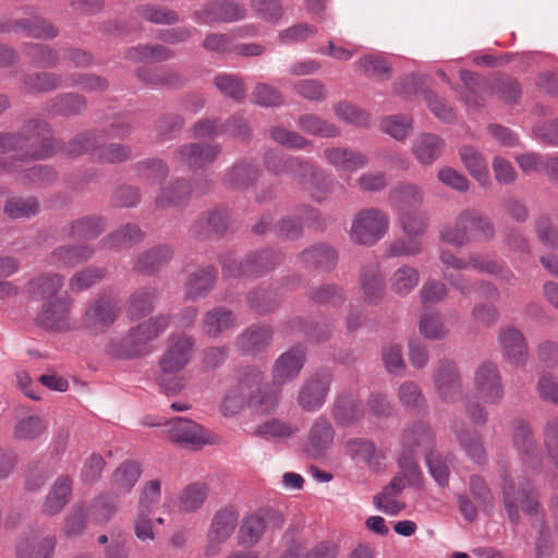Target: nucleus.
Returning a JSON list of instances; mask_svg holds the SVG:
<instances>
[{"mask_svg":"<svg viewBox=\"0 0 558 558\" xmlns=\"http://www.w3.org/2000/svg\"><path fill=\"white\" fill-rule=\"evenodd\" d=\"M171 316L158 314L131 327L121 339L111 340L106 351L117 359H136L148 355L153 343L169 328Z\"/></svg>","mask_w":558,"mask_h":558,"instance_id":"1","label":"nucleus"},{"mask_svg":"<svg viewBox=\"0 0 558 558\" xmlns=\"http://www.w3.org/2000/svg\"><path fill=\"white\" fill-rule=\"evenodd\" d=\"M26 148L24 159H46L53 155V137L50 123L43 119H29L20 132H0V154Z\"/></svg>","mask_w":558,"mask_h":558,"instance_id":"2","label":"nucleus"},{"mask_svg":"<svg viewBox=\"0 0 558 558\" xmlns=\"http://www.w3.org/2000/svg\"><path fill=\"white\" fill-rule=\"evenodd\" d=\"M495 234V226L487 215L475 208H464L452 226L441 229L439 236L454 247H463L472 242H489Z\"/></svg>","mask_w":558,"mask_h":558,"instance_id":"3","label":"nucleus"},{"mask_svg":"<svg viewBox=\"0 0 558 558\" xmlns=\"http://www.w3.org/2000/svg\"><path fill=\"white\" fill-rule=\"evenodd\" d=\"M282 262V254L272 248H263L248 253L238 260L227 257L222 262V271L227 277H259L275 269Z\"/></svg>","mask_w":558,"mask_h":558,"instance_id":"4","label":"nucleus"},{"mask_svg":"<svg viewBox=\"0 0 558 558\" xmlns=\"http://www.w3.org/2000/svg\"><path fill=\"white\" fill-rule=\"evenodd\" d=\"M501 488L504 506L509 520L513 524H518L520 521L518 502L521 504L525 514H538L537 490L530 480L521 478L515 485L511 480L505 477Z\"/></svg>","mask_w":558,"mask_h":558,"instance_id":"5","label":"nucleus"},{"mask_svg":"<svg viewBox=\"0 0 558 558\" xmlns=\"http://www.w3.org/2000/svg\"><path fill=\"white\" fill-rule=\"evenodd\" d=\"M388 216L378 208H365L353 218L350 228V239L361 245L376 244L388 231Z\"/></svg>","mask_w":558,"mask_h":558,"instance_id":"6","label":"nucleus"},{"mask_svg":"<svg viewBox=\"0 0 558 558\" xmlns=\"http://www.w3.org/2000/svg\"><path fill=\"white\" fill-rule=\"evenodd\" d=\"M282 524L283 518L278 511L259 509L243 518L238 534L239 544L254 546L267 531L280 529Z\"/></svg>","mask_w":558,"mask_h":558,"instance_id":"7","label":"nucleus"},{"mask_svg":"<svg viewBox=\"0 0 558 558\" xmlns=\"http://www.w3.org/2000/svg\"><path fill=\"white\" fill-rule=\"evenodd\" d=\"M194 349V339L184 333H171L167 339V348L159 357V371L166 374H178L190 363Z\"/></svg>","mask_w":558,"mask_h":558,"instance_id":"8","label":"nucleus"},{"mask_svg":"<svg viewBox=\"0 0 558 558\" xmlns=\"http://www.w3.org/2000/svg\"><path fill=\"white\" fill-rule=\"evenodd\" d=\"M119 314V304L114 299L99 295L87 305L82 324L89 332L100 335L114 324Z\"/></svg>","mask_w":558,"mask_h":558,"instance_id":"9","label":"nucleus"},{"mask_svg":"<svg viewBox=\"0 0 558 558\" xmlns=\"http://www.w3.org/2000/svg\"><path fill=\"white\" fill-rule=\"evenodd\" d=\"M433 381L438 398L446 403H454L462 398V380L452 360H439L435 366Z\"/></svg>","mask_w":558,"mask_h":558,"instance_id":"10","label":"nucleus"},{"mask_svg":"<svg viewBox=\"0 0 558 558\" xmlns=\"http://www.w3.org/2000/svg\"><path fill=\"white\" fill-rule=\"evenodd\" d=\"M510 432L513 445L525 468L531 471L541 470L543 456L534 440L530 425L521 418H514L510 423Z\"/></svg>","mask_w":558,"mask_h":558,"instance_id":"11","label":"nucleus"},{"mask_svg":"<svg viewBox=\"0 0 558 558\" xmlns=\"http://www.w3.org/2000/svg\"><path fill=\"white\" fill-rule=\"evenodd\" d=\"M73 300L63 293L60 298L45 301L37 316V324L47 330L57 332L68 331L72 328L70 313Z\"/></svg>","mask_w":558,"mask_h":558,"instance_id":"12","label":"nucleus"},{"mask_svg":"<svg viewBox=\"0 0 558 558\" xmlns=\"http://www.w3.org/2000/svg\"><path fill=\"white\" fill-rule=\"evenodd\" d=\"M245 16L246 9L242 4L230 0H213L195 11L193 20L198 24L214 25L236 22Z\"/></svg>","mask_w":558,"mask_h":558,"instance_id":"13","label":"nucleus"},{"mask_svg":"<svg viewBox=\"0 0 558 558\" xmlns=\"http://www.w3.org/2000/svg\"><path fill=\"white\" fill-rule=\"evenodd\" d=\"M330 385L329 373L314 374L300 387L296 397L298 404L306 412H317L326 402Z\"/></svg>","mask_w":558,"mask_h":558,"instance_id":"14","label":"nucleus"},{"mask_svg":"<svg viewBox=\"0 0 558 558\" xmlns=\"http://www.w3.org/2000/svg\"><path fill=\"white\" fill-rule=\"evenodd\" d=\"M221 146L213 143H187L174 151L178 163L197 170L211 165L220 155Z\"/></svg>","mask_w":558,"mask_h":558,"instance_id":"15","label":"nucleus"},{"mask_svg":"<svg viewBox=\"0 0 558 558\" xmlns=\"http://www.w3.org/2000/svg\"><path fill=\"white\" fill-rule=\"evenodd\" d=\"M474 387L478 398L487 404H497L504 398V385L498 367L494 363H483L474 375Z\"/></svg>","mask_w":558,"mask_h":558,"instance_id":"16","label":"nucleus"},{"mask_svg":"<svg viewBox=\"0 0 558 558\" xmlns=\"http://www.w3.org/2000/svg\"><path fill=\"white\" fill-rule=\"evenodd\" d=\"M238 519V511L231 507L222 508L215 513L207 534L206 556H214L219 551V546L233 534Z\"/></svg>","mask_w":558,"mask_h":558,"instance_id":"17","label":"nucleus"},{"mask_svg":"<svg viewBox=\"0 0 558 558\" xmlns=\"http://www.w3.org/2000/svg\"><path fill=\"white\" fill-rule=\"evenodd\" d=\"M56 546V535L31 530L16 543L15 555L17 558H53Z\"/></svg>","mask_w":558,"mask_h":558,"instance_id":"18","label":"nucleus"},{"mask_svg":"<svg viewBox=\"0 0 558 558\" xmlns=\"http://www.w3.org/2000/svg\"><path fill=\"white\" fill-rule=\"evenodd\" d=\"M295 181L317 202L326 199L333 186L332 178L307 160Z\"/></svg>","mask_w":558,"mask_h":558,"instance_id":"19","label":"nucleus"},{"mask_svg":"<svg viewBox=\"0 0 558 558\" xmlns=\"http://www.w3.org/2000/svg\"><path fill=\"white\" fill-rule=\"evenodd\" d=\"M305 362V351L301 345L293 347L282 353L272 366V380L276 386L293 381L300 374Z\"/></svg>","mask_w":558,"mask_h":558,"instance_id":"20","label":"nucleus"},{"mask_svg":"<svg viewBox=\"0 0 558 558\" xmlns=\"http://www.w3.org/2000/svg\"><path fill=\"white\" fill-rule=\"evenodd\" d=\"M326 163L339 172L353 173L364 169L368 165V157L359 150L342 146L327 147L323 151Z\"/></svg>","mask_w":558,"mask_h":558,"instance_id":"21","label":"nucleus"},{"mask_svg":"<svg viewBox=\"0 0 558 558\" xmlns=\"http://www.w3.org/2000/svg\"><path fill=\"white\" fill-rule=\"evenodd\" d=\"M168 437L174 444L201 447L209 442L208 433L197 423L177 417L169 422Z\"/></svg>","mask_w":558,"mask_h":558,"instance_id":"22","label":"nucleus"},{"mask_svg":"<svg viewBox=\"0 0 558 558\" xmlns=\"http://www.w3.org/2000/svg\"><path fill=\"white\" fill-rule=\"evenodd\" d=\"M335 440V429L328 418L316 417L308 432L305 445L306 453L312 458H322L331 448Z\"/></svg>","mask_w":558,"mask_h":558,"instance_id":"23","label":"nucleus"},{"mask_svg":"<svg viewBox=\"0 0 558 558\" xmlns=\"http://www.w3.org/2000/svg\"><path fill=\"white\" fill-rule=\"evenodd\" d=\"M87 108V99L77 93H62L44 104V111L48 117L72 118L82 114Z\"/></svg>","mask_w":558,"mask_h":558,"instance_id":"24","label":"nucleus"},{"mask_svg":"<svg viewBox=\"0 0 558 558\" xmlns=\"http://www.w3.org/2000/svg\"><path fill=\"white\" fill-rule=\"evenodd\" d=\"M502 356L512 365L522 366L527 361V344L522 332L511 326L499 331Z\"/></svg>","mask_w":558,"mask_h":558,"instance_id":"25","label":"nucleus"},{"mask_svg":"<svg viewBox=\"0 0 558 558\" xmlns=\"http://www.w3.org/2000/svg\"><path fill=\"white\" fill-rule=\"evenodd\" d=\"M364 410L361 400L351 392L338 395L331 407V416L340 427H349L363 417Z\"/></svg>","mask_w":558,"mask_h":558,"instance_id":"26","label":"nucleus"},{"mask_svg":"<svg viewBox=\"0 0 558 558\" xmlns=\"http://www.w3.org/2000/svg\"><path fill=\"white\" fill-rule=\"evenodd\" d=\"M229 226V213L227 208H215L201 215L191 226L190 233L193 238H207L222 234Z\"/></svg>","mask_w":558,"mask_h":558,"instance_id":"27","label":"nucleus"},{"mask_svg":"<svg viewBox=\"0 0 558 558\" xmlns=\"http://www.w3.org/2000/svg\"><path fill=\"white\" fill-rule=\"evenodd\" d=\"M10 31H21L24 35L37 39H53L59 34L54 25L40 16L22 19L12 25L7 21H0V33Z\"/></svg>","mask_w":558,"mask_h":558,"instance_id":"28","label":"nucleus"},{"mask_svg":"<svg viewBox=\"0 0 558 558\" xmlns=\"http://www.w3.org/2000/svg\"><path fill=\"white\" fill-rule=\"evenodd\" d=\"M72 495V480L68 475H60L53 482L45 496L41 513L46 517L59 514L69 504Z\"/></svg>","mask_w":558,"mask_h":558,"instance_id":"29","label":"nucleus"},{"mask_svg":"<svg viewBox=\"0 0 558 558\" xmlns=\"http://www.w3.org/2000/svg\"><path fill=\"white\" fill-rule=\"evenodd\" d=\"M272 329L265 325L250 326L235 339V348L242 354L255 355L265 350L271 341Z\"/></svg>","mask_w":558,"mask_h":558,"instance_id":"30","label":"nucleus"},{"mask_svg":"<svg viewBox=\"0 0 558 558\" xmlns=\"http://www.w3.org/2000/svg\"><path fill=\"white\" fill-rule=\"evenodd\" d=\"M172 257V247L160 244L141 253L133 264V270L138 274L154 275L167 265Z\"/></svg>","mask_w":558,"mask_h":558,"instance_id":"31","label":"nucleus"},{"mask_svg":"<svg viewBox=\"0 0 558 558\" xmlns=\"http://www.w3.org/2000/svg\"><path fill=\"white\" fill-rule=\"evenodd\" d=\"M236 318L232 311L218 306L206 312L202 318V329L209 338H218L222 332L233 329Z\"/></svg>","mask_w":558,"mask_h":558,"instance_id":"32","label":"nucleus"},{"mask_svg":"<svg viewBox=\"0 0 558 558\" xmlns=\"http://www.w3.org/2000/svg\"><path fill=\"white\" fill-rule=\"evenodd\" d=\"M94 250L87 245H62L54 248L48 256V264L56 268L73 267L88 260Z\"/></svg>","mask_w":558,"mask_h":558,"instance_id":"33","label":"nucleus"},{"mask_svg":"<svg viewBox=\"0 0 558 558\" xmlns=\"http://www.w3.org/2000/svg\"><path fill=\"white\" fill-rule=\"evenodd\" d=\"M64 284L63 277L54 272H44L28 282V291L43 302L60 298Z\"/></svg>","mask_w":558,"mask_h":558,"instance_id":"34","label":"nucleus"},{"mask_svg":"<svg viewBox=\"0 0 558 558\" xmlns=\"http://www.w3.org/2000/svg\"><path fill=\"white\" fill-rule=\"evenodd\" d=\"M434 444V434L430 428L422 422L409 425L402 435V447L404 452L413 456L420 450H429Z\"/></svg>","mask_w":558,"mask_h":558,"instance_id":"35","label":"nucleus"},{"mask_svg":"<svg viewBox=\"0 0 558 558\" xmlns=\"http://www.w3.org/2000/svg\"><path fill=\"white\" fill-rule=\"evenodd\" d=\"M62 75L53 72H39L24 75L20 90L24 94L50 93L64 86Z\"/></svg>","mask_w":558,"mask_h":558,"instance_id":"36","label":"nucleus"},{"mask_svg":"<svg viewBox=\"0 0 558 558\" xmlns=\"http://www.w3.org/2000/svg\"><path fill=\"white\" fill-rule=\"evenodd\" d=\"M361 288L369 304H377L385 294V278L378 263L365 266L361 272Z\"/></svg>","mask_w":558,"mask_h":558,"instance_id":"37","label":"nucleus"},{"mask_svg":"<svg viewBox=\"0 0 558 558\" xmlns=\"http://www.w3.org/2000/svg\"><path fill=\"white\" fill-rule=\"evenodd\" d=\"M158 291L154 287H144L134 291L126 301V315L131 320L141 319L155 308Z\"/></svg>","mask_w":558,"mask_h":558,"instance_id":"38","label":"nucleus"},{"mask_svg":"<svg viewBox=\"0 0 558 558\" xmlns=\"http://www.w3.org/2000/svg\"><path fill=\"white\" fill-rule=\"evenodd\" d=\"M259 175L257 165L241 160L232 166L223 178V183L232 190H246L252 186Z\"/></svg>","mask_w":558,"mask_h":558,"instance_id":"39","label":"nucleus"},{"mask_svg":"<svg viewBox=\"0 0 558 558\" xmlns=\"http://www.w3.org/2000/svg\"><path fill=\"white\" fill-rule=\"evenodd\" d=\"M452 430L469 458L475 463H483L486 454L478 433L475 429L465 427L460 421H454Z\"/></svg>","mask_w":558,"mask_h":558,"instance_id":"40","label":"nucleus"},{"mask_svg":"<svg viewBox=\"0 0 558 558\" xmlns=\"http://www.w3.org/2000/svg\"><path fill=\"white\" fill-rule=\"evenodd\" d=\"M305 162V159L291 156L287 157L274 149L267 150L264 156V165L269 172L276 175L286 173L293 177L294 180L299 178Z\"/></svg>","mask_w":558,"mask_h":558,"instance_id":"41","label":"nucleus"},{"mask_svg":"<svg viewBox=\"0 0 558 558\" xmlns=\"http://www.w3.org/2000/svg\"><path fill=\"white\" fill-rule=\"evenodd\" d=\"M217 279V271L214 267L207 266L192 272L185 283V298L196 300L207 295L213 289Z\"/></svg>","mask_w":558,"mask_h":558,"instance_id":"42","label":"nucleus"},{"mask_svg":"<svg viewBox=\"0 0 558 558\" xmlns=\"http://www.w3.org/2000/svg\"><path fill=\"white\" fill-rule=\"evenodd\" d=\"M141 474L142 469L136 461L128 460L122 462L111 477L112 493L116 495L130 493L141 477Z\"/></svg>","mask_w":558,"mask_h":558,"instance_id":"43","label":"nucleus"},{"mask_svg":"<svg viewBox=\"0 0 558 558\" xmlns=\"http://www.w3.org/2000/svg\"><path fill=\"white\" fill-rule=\"evenodd\" d=\"M389 198L400 214L418 208L423 204L422 190L411 183H402L392 189Z\"/></svg>","mask_w":558,"mask_h":558,"instance_id":"44","label":"nucleus"},{"mask_svg":"<svg viewBox=\"0 0 558 558\" xmlns=\"http://www.w3.org/2000/svg\"><path fill=\"white\" fill-rule=\"evenodd\" d=\"M48 430L47 421L37 414L17 418L13 426V438L23 441L37 440L45 436Z\"/></svg>","mask_w":558,"mask_h":558,"instance_id":"45","label":"nucleus"},{"mask_svg":"<svg viewBox=\"0 0 558 558\" xmlns=\"http://www.w3.org/2000/svg\"><path fill=\"white\" fill-rule=\"evenodd\" d=\"M106 230V221L100 216H87L73 220L63 228L70 238L94 239Z\"/></svg>","mask_w":558,"mask_h":558,"instance_id":"46","label":"nucleus"},{"mask_svg":"<svg viewBox=\"0 0 558 558\" xmlns=\"http://www.w3.org/2000/svg\"><path fill=\"white\" fill-rule=\"evenodd\" d=\"M299 259L308 268L330 269L336 265L337 253L327 244H317L304 250Z\"/></svg>","mask_w":558,"mask_h":558,"instance_id":"47","label":"nucleus"},{"mask_svg":"<svg viewBox=\"0 0 558 558\" xmlns=\"http://www.w3.org/2000/svg\"><path fill=\"white\" fill-rule=\"evenodd\" d=\"M144 232L135 223H126L102 239L104 246L122 250L144 240Z\"/></svg>","mask_w":558,"mask_h":558,"instance_id":"48","label":"nucleus"},{"mask_svg":"<svg viewBox=\"0 0 558 558\" xmlns=\"http://www.w3.org/2000/svg\"><path fill=\"white\" fill-rule=\"evenodd\" d=\"M298 126L312 136L332 138L340 136V129L326 119L313 113H303L298 118Z\"/></svg>","mask_w":558,"mask_h":558,"instance_id":"49","label":"nucleus"},{"mask_svg":"<svg viewBox=\"0 0 558 558\" xmlns=\"http://www.w3.org/2000/svg\"><path fill=\"white\" fill-rule=\"evenodd\" d=\"M105 141V133L102 131L89 130L74 136L66 144L65 151L70 156H81L88 154L94 160V153L99 143Z\"/></svg>","mask_w":558,"mask_h":558,"instance_id":"50","label":"nucleus"},{"mask_svg":"<svg viewBox=\"0 0 558 558\" xmlns=\"http://www.w3.org/2000/svg\"><path fill=\"white\" fill-rule=\"evenodd\" d=\"M191 193V186L186 181L181 179L174 180L169 185L159 190L155 203L160 208L180 206L189 198Z\"/></svg>","mask_w":558,"mask_h":558,"instance_id":"51","label":"nucleus"},{"mask_svg":"<svg viewBox=\"0 0 558 558\" xmlns=\"http://www.w3.org/2000/svg\"><path fill=\"white\" fill-rule=\"evenodd\" d=\"M420 282V272L415 267L402 265L389 278L390 290L400 296L408 295Z\"/></svg>","mask_w":558,"mask_h":558,"instance_id":"52","label":"nucleus"},{"mask_svg":"<svg viewBox=\"0 0 558 558\" xmlns=\"http://www.w3.org/2000/svg\"><path fill=\"white\" fill-rule=\"evenodd\" d=\"M459 154L469 173L481 184H487L489 182V172L483 155L469 145L462 146Z\"/></svg>","mask_w":558,"mask_h":558,"instance_id":"53","label":"nucleus"},{"mask_svg":"<svg viewBox=\"0 0 558 558\" xmlns=\"http://www.w3.org/2000/svg\"><path fill=\"white\" fill-rule=\"evenodd\" d=\"M345 449L348 454L357 461L368 464L371 468H378L383 458L375 445L364 438H352L347 441Z\"/></svg>","mask_w":558,"mask_h":558,"instance_id":"54","label":"nucleus"},{"mask_svg":"<svg viewBox=\"0 0 558 558\" xmlns=\"http://www.w3.org/2000/svg\"><path fill=\"white\" fill-rule=\"evenodd\" d=\"M460 77L465 86L462 95L464 101L470 106H482L487 93L486 80L468 70H461Z\"/></svg>","mask_w":558,"mask_h":558,"instance_id":"55","label":"nucleus"},{"mask_svg":"<svg viewBox=\"0 0 558 558\" xmlns=\"http://www.w3.org/2000/svg\"><path fill=\"white\" fill-rule=\"evenodd\" d=\"M442 147L444 143L438 136L422 134L413 145V154L422 165H429L440 156Z\"/></svg>","mask_w":558,"mask_h":558,"instance_id":"56","label":"nucleus"},{"mask_svg":"<svg viewBox=\"0 0 558 558\" xmlns=\"http://www.w3.org/2000/svg\"><path fill=\"white\" fill-rule=\"evenodd\" d=\"M208 496V487L204 483H192L184 487L179 495L178 507L181 512L198 510Z\"/></svg>","mask_w":558,"mask_h":558,"instance_id":"57","label":"nucleus"},{"mask_svg":"<svg viewBox=\"0 0 558 558\" xmlns=\"http://www.w3.org/2000/svg\"><path fill=\"white\" fill-rule=\"evenodd\" d=\"M132 157V148L121 143H99L95 153L94 161L99 163L117 165L128 161Z\"/></svg>","mask_w":558,"mask_h":558,"instance_id":"58","label":"nucleus"},{"mask_svg":"<svg viewBox=\"0 0 558 558\" xmlns=\"http://www.w3.org/2000/svg\"><path fill=\"white\" fill-rule=\"evenodd\" d=\"M279 400L280 395L278 390L268 386H262L257 391L250 395L247 405L259 414H270L277 409Z\"/></svg>","mask_w":558,"mask_h":558,"instance_id":"59","label":"nucleus"},{"mask_svg":"<svg viewBox=\"0 0 558 558\" xmlns=\"http://www.w3.org/2000/svg\"><path fill=\"white\" fill-rule=\"evenodd\" d=\"M88 519L83 505H75L64 517L61 533L66 538H77L87 529Z\"/></svg>","mask_w":558,"mask_h":558,"instance_id":"60","label":"nucleus"},{"mask_svg":"<svg viewBox=\"0 0 558 558\" xmlns=\"http://www.w3.org/2000/svg\"><path fill=\"white\" fill-rule=\"evenodd\" d=\"M64 87H78L87 93H104L108 89L109 82L94 73H74L65 78Z\"/></svg>","mask_w":558,"mask_h":558,"instance_id":"61","label":"nucleus"},{"mask_svg":"<svg viewBox=\"0 0 558 558\" xmlns=\"http://www.w3.org/2000/svg\"><path fill=\"white\" fill-rule=\"evenodd\" d=\"M134 170L142 180L151 183L162 182L169 174L167 163L158 158L138 161L134 165Z\"/></svg>","mask_w":558,"mask_h":558,"instance_id":"62","label":"nucleus"},{"mask_svg":"<svg viewBox=\"0 0 558 558\" xmlns=\"http://www.w3.org/2000/svg\"><path fill=\"white\" fill-rule=\"evenodd\" d=\"M420 332L429 340H440L448 336L442 317L438 312L427 311L420 318Z\"/></svg>","mask_w":558,"mask_h":558,"instance_id":"63","label":"nucleus"},{"mask_svg":"<svg viewBox=\"0 0 558 558\" xmlns=\"http://www.w3.org/2000/svg\"><path fill=\"white\" fill-rule=\"evenodd\" d=\"M106 269L100 267H87L76 271L69 280V289L78 293L89 289L106 277Z\"/></svg>","mask_w":558,"mask_h":558,"instance_id":"64","label":"nucleus"}]
</instances>
